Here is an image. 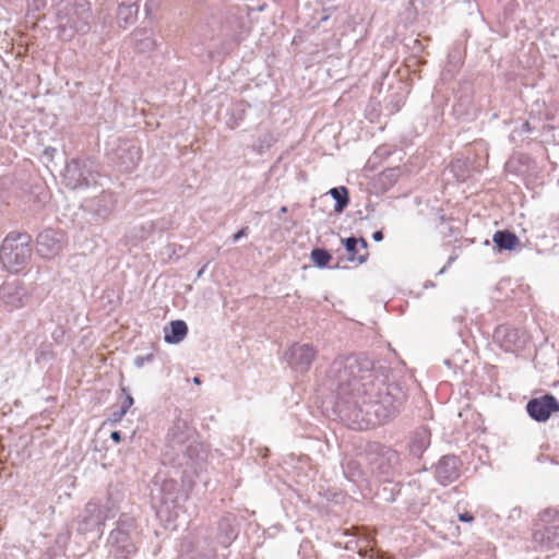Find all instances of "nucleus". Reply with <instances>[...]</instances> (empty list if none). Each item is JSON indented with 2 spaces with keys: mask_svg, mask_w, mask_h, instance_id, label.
Instances as JSON below:
<instances>
[{
  "mask_svg": "<svg viewBox=\"0 0 559 559\" xmlns=\"http://www.w3.org/2000/svg\"><path fill=\"white\" fill-rule=\"evenodd\" d=\"M406 400L407 393L401 383H383L376 376L362 390L359 400H354V407L343 424L354 430L385 424L401 412Z\"/></svg>",
  "mask_w": 559,
  "mask_h": 559,
  "instance_id": "f257e3e1",
  "label": "nucleus"
},
{
  "mask_svg": "<svg viewBox=\"0 0 559 559\" xmlns=\"http://www.w3.org/2000/svg\"><path fill=\"white\" fill-rule=\"evenodd\" d=\"M376 378L371 359L361 355L338 356L330 365L325 386L334 395L333 411L343 423L362 390Z\"/></svg>",
  "mask_w": 559,
  "mask_h": 559,
  "instance_id": "f03ea898",
  "label": "nucleus"
},
{
  "mask_svg": "<svg viewBox=\"0 0 559 559\" xmlns=\"http://www.w3.org/2000/svg\"><path fill=\"white\" fill-rule=\"evenodd\" d=\"M164 456L175 466L183 468L185 474H198L206 461V450L199 440L197 429L181 414L176 416L167 431Z\"/></svg>",
  "mask_w": 559,
  "mask_h": 559,
  "instance_id": "7ed1b4c3",
  "label": "nucleus"
},
{
  "mask_svg": "<svg viewBox=\"0 0 559 559\" xmlns=\"http://www.w3.org/2000/svg\"><path fill=\"white\" fill-rule=\"evenodd\" d=\"M55 11L57 37L70 41L76 34L91 29L92 10L85 0H51Z\"/></svg>",
  "mask_w": 559,
  "mask_h": 559,
  "instance_id": "20e7f679",
  "label": "nucleus"
},
{
  "mask_svg": "<svg viewBox=\"0 0 559 559\" xmlns=\"http://www.w3.org/2000/svg\"><path fill=\"white\" fill-rule=\"evenodd\" d=\"M139 533L136 519L129 513H121L107 538L108 555L117 559H128L135 555Z\"/></svg>",
  "mask_w": 559,
  "mask_h": 559,
  "instance_id": "39448f33",
  "label": "nucleus"
},
{
  "mask_svg": "<svg viewBox=\"0 0 559 559\" xmlns=\"http://www.w3.org/2000/svg\"><path fill=\"white\" fill-rule=\"evenodd\" d=\"M32 237L27 233H10L0 247V259L11 273L22 271L32 257Z\"/></svg>",
  "mask_w": 559,
  "mask_h": 559,
  "instance_id": "423d86ee",
  "label": "nucleus"
},
{
  "mask_svg": "<svg viewBox=\"0 0 559 559\" xmlns=\"http://www.w3.org/2000/svg\"><path fill=\"white\" fill-rule=\"evenodd\" d=\"M98 164L88 157H74L66 163L62 182L70 190H83L97 183Z\"/></svg>",
  "mask_w": 559,
  "mask_h": 559,
  "instance_id": "0eeeda50",
  "label": "nucleus"
},
{
  "mask_svg": "<svg viewBox=\"0 0 559 559\" xmlns=\"http://www.w3.org/2000/svg\"><path fill=\"white\" fill-rule=\"evenodd\" d=\"M368 465L380 479L389 480L401 471L400 453L380 442H369L366 448Z\"/></svg>",
  "mask_w": 559,
  "mask_h": 559,
  "instance_id": "6e6552de",
  "label": "nucleus"
},
{
  "mask_svg": "<svg viewBox=\"0 0 559 559\" xmlns=\"http://www.w3.org/2000/svg\"><path fill=\"white\" fill-rule=\"evenodd\" d=\"M106 156L117 170L132 173L142 158V151L133 140L114 138L107 142Z\"/></svg>",
  "mask_w": 559,
  "mask_h": 559,
  "instance_id": "1a4fd4ad",
  "label": "nucleus"
},
{
  "mask_svg": "<svg viewBox=\"0 0 559 559\" xmlns=\"http://www.w3.org/2000/svg\"><path fill=\"white\" fill-rule=\"evenodd\" d=\"M534 548L547 551L559 547V510L545 509L539 513L538 522L532 534Z\"/></svg>",
  "mask_w": 559,
  "mask_h": 559,
  "instance_id": "9d476101",
  "label": "nucleus"
},
{
  "mask_svg": "<svg viewBox=\"0 0 559 559\" xmlns=\"http://www.w3.org/2000/svg\"><path fill=\"white\" fill-rule=\"evenodd\" d=\"M105 518L102 507L96 501H88L76 518V533L80 535H94L99 539L104 532Z\"/></svg>",
  "mask_w": 559,
  "mask_h": 559,
  "instance_id": "9b49d317",
  "label": "nucleus"
},
{
  "mask_svg": "<svg viewBox=\"0 0 559 559\" xmlns=\"http://www.w3.org/2000/svg\"><path fill=\"white\" fill-rule=\"evenodd\" d=\"M492 340L504 352L514 353L525 347L527 336L518 328L500 324L495 329Z\"/></svg>",
  "mask_w": 559,
  "mask_h": 559,
  "instance_id": "f8f14e48",
  "label": "nucleus"
},
{
  "mask_svg": "<svg viewBox=\"0 0 559 559\" xmlns=\"http://www.w3.org/2000/svg\"><path fill=\"white\" fill-rule=\"evenodd\" d=\"M116 198L112 192L103 190L98 195L84 199L81 209L95 221H106L112 213Z\"/></svg>",
  "mask_w": 559,
  "mask_h": 559,
  "instance_id": "ddd939ff",
  "label": "nucleus"
},
{
  "mask_svg": "<svg viewBox=\"0 0 559 559\" xmlns=\"http://www.w3.org/2000/svg\"><path fill=\"white\" fill-rule=\"evenodd\" d=\"M531 419L536 423H546L552 414L559 412V401L551 393L532 397L525 405Z\"/></svg>",
  "mask_w": 559,
  "mask_h": 559,
  "instance_id": "4468645a",
  "label": "nucleus"
},
{
  "mask_svg": "<svg viewBox=\"0 0 559 559\" xmlns=\"http://www.w3.org/2000/svg\"><path fill=\"white\" fill-rule=\"evenodd\" d=\"M462 461L454 454L442 455L433 466V475L437 483L448 486L456 481L461 476Z\"/></svg>",
  "mask_w": 559,
  "mask_h": 559,
  "instance_id": "2eb2a0df",
  "label": "nucleus"
},
{
  "mask_svg": "<svg viewBox=\"0 0 559 559\" xmlns=\"http://www.w3.org/2000/svg\"><path fill=\"white\" fill-rule=\"evenodd\" d=\"M64 241L66 234L63 231L47 228L37 236V252L44 259H52L62 251Z\"/></svg>",
  "mask_w": 559,
  "mask_h": 559,
  "instance_id": "dca6fc26",
  "label": "nucleus"
},
{
  "mask_svg": "<svg viewBox=\"0 0 559 559\" xmlns=\"http://www.w3.org/2000/svg\"><path fill=\"white\" fill-rule=\"evenodd\" d=\"M317 355L316 348L310 344L295 343L285 353L289 367L300 373L307 372Z\"/></svg>",
  "mask_w": 559,
  "mask_h": 559,
  "instance_id": "f3484780",
  "label": "nucleus"
},
{
  "mask_svg": "<svg viewBox=\"0 0 559 559\" xmlns=\"http://www.w3.org/2000/svg\"><path fill=\"white\" fill-rule=\"evenodd\" d=\"M239 533L237 518L233 513H226L217 522L215 540L223 548H228Z\"/></svg>",
  "mask_w": 559,
  "mask_h": 559,
  "instance_id": "a211bd4d",
  "label": "nucleus"
},
{
  "mask_svg": "<svg viewBox=\"0 0 559 559\" xmlns=\"http://www.w3.org/2000/svg\"><path fill=\"white\" fill-rule=\"evenodd\" d=\"M346 252L347 260L352 263L362 264L368 260V242L364 237L350 236L341 239Z\"/></svg>",
  "mask_w": 559,
  "mask_h": 559,
  "instance_id": "6ab92c4d",
  "label": "nucleus"
},
{
  "mask_svg": "<svg viewBox=\"0 0 559 559\" xmlns=\"http://www.w3.org/2000/svg\"><path fill=\"white\" fill-rule=\"evenodd\" d=\"M153 507L156 509L157 515H160V504L169 509L175 506L177 499L176 484L166 481L163 486L158 485L152 489Z\"/></svg>",
  "mask_w": 559,
  "mask_h": 559,
  "instance_id": "aec40b11",
  "label": "nucleus"
},
{
  "mask_svg": "<svg viewBox=\"0 0 559 559\" xmlns=\"http://www.w3.org/2000/svg\"><path fill=\"white\" fill-rule=\"evenodd\" d=\"M24 296L25 292L17 282H5L0 286V305L10 309L22 307Z\"/></svg>",
  "mask_w": 559,
  "mask_h": 559,
  "instance_id": "412c9836",
  "label": "nucleus"
},
{
  "mask_svg": "<svg viewBox=\"0 0 559 559\" xmlns=\"http://www.w3.org/2000/svg\"><path fill=\"white\" fill-rule=\"evenodd\" d=\"M431 443V432L430 429L426 426H420L416 428L408 441V451L409 454L414 457L420 459L425 451L430 447Z\"/></svg>",
  "mask_w": 559,
  "mask_h": 559,
  "instance_id": "4be33fe9",
  "label": "nucleus"
},
{
  "mask_svg": "<svg viewBox=\"0 0 559 559\" xmlns=\"http://www.w3.org/2000/svg\"><path fill=\"white\" fill-rule=\"evenodd\" d=\"M139 5L136 0H128V2L122 1L118 5L117 11V23L120 27L127 28L132 25L138 17Z\"/></svg>",
  "mask_w": 559,
  "mask_h": 559,
  "instance_id": "5701e85b",
  "label": "nucleus"
},
{
  "mask_svg": "<svg viewBox=\"0 0 559 559\" xmlns=\"http://www.w3.org/2000/svg\"><path fill=\"white\" fill-rule=\"evenodd\" d=\"M187 334L188 325L183 320H173L164 328V340L167 344H178Z\"/></svg>",
  "mask_w": 559,
  "mask_h": 559,
  "instance_id": "b1692460",
  "label": "nucleus"
},
{
  "mask_svg": "<svg viewBox=\"0 0 559 559\" xmlns=\"http://www.w3.org/2000/svg\"><path fill=\"white\" fill-rule=\"evenodd\" d=\"M123 499V495L118 490L109 489L106 499L103 503L98 502L102 507V513L105 520L114 519L119 512V504Z\"/></svg>",
  "mask_w": 559,
  "mask_h": 559,
  "instance_id": "393cba45",
  "label": "nucleus"
},
{
  "mask_svg": "<svg viewBox=\"0 0 559 559\" xmlns=\"http://www.w3.org/2000/svg\"><path fill=\"white\" fill-rule=\"evenodd\" d=\"M492 241L499 251H512L520 242L519 237L508 229L497 230Z\"/></svg>",
  "mask_w": 559,
  "mask_h": 559,
  "instance_id": "a878e982",
  "label": "nucleus"
},
{
  "mask_svg": "<svg viewBox=\"0 0 559 559\" xmlns=\"http://www.w3.org/2000/svg\"><path fill=\"white\" fill-rule=\"evenodd\" d=\"M453 111L457 117H468L473 111V98L467 90H460L455 95Z\"/></svg>",
  "mask_w": 559,
  "mask_h": 559,
  "instance_id": "bb28decb",
  "label": "nucleus"
},
{
  "mask_svg": "<svg viewBox=\"0 0 559 559\" xmlns=\"http://www.w3.org/2000/svg\"><path fill=\"white\" fill-rule=\"evenodd\" d=\"M466 314L467 310L463 309L460 313L453 316L452 318L454 329L463 343H465L467 337L472 335L469 324L475 321L473 318L467 319Z\"/></svg>",
  "mask_w": 559,
  "mask_h": 559,
  "instance_id": "cd10ccee",
  "label": "nucleus"
},
{
  "mask_svg": "<svg viewBox=\"0 0 559 559\" xmlns=\"http://www.w3.org/2000/svg\"><path fill=\"white\" fill-rule=\"evenodd\" d=\"M152 35V31L147 28L134 31L132 37L135 49L140 52L151 51L155 46V40Z\"/></svg>",
  "mask_w": 559,
  "mask_h": 559,
  "instance_id": "c85d7f7f",
  "label": "nucleus"
},
{
  "mask_svg": "<svg viewBox=\"0 0 559 559\" xmlns=\"http://www.w3.org/2000/svg\"><path fill=\"white\" fill-rule=\"evenodd\" d=\"M381 480L383 484H382L381 488L378 489L377 496L385 502H390V503L394 502L396 500V497L401 492V484L396 483V481H392V478H390L389 480H385V479H381Z\"/></svg>",
  "mask_w": 559,
  "mask_h": 559,
  "instance_id": "c756f323",
  "label": "nucleus"
},
{
  "mask_svg": "<svg viewBox=\"0 0 559 559\" xmlns=\"http://www.w3.org/2000/svg\"><path fill=\"white\" fill-rule=\"evenodd\" d=\"M449 171L453 175V177L460 181L464 182L471 175L469 162L466 158H456L449 165Z\"/></svg>",
  "mask_w": 559,
  "mask_h": 559,
  "instance_id": "7c9ffc66",
  "label": "nucleus"
},
{
  "mask_svg": "<svg viewBox=\"0 0 559 559\" xmlns=\"http://www.w3.org/2000/svg\"><path fill=\"white\" fill-rule=\"evenodd\" d=\"M330 195L334 199V212L342 213L349 203V193L346 187H334L329 191Z\"/></svg>",
  "mask_w": 559,
  "mask_h": 559,
  "instance_id": "2f4dec72",
  "label": "nucleus"
},
{
  "mask_svg": "<svg viewBox=\"0 0 559 559\" xmlns=\"http://www.w3.org/2000/svg\"><path fill=\"white\" fill-rule=\"evenodd\" d=\"M313 264L319 269H325L329 266L332 260V254L324 248H313L310 253Z\"/></svg>",
  "mask_w": 559,
  "mask_h": 559,
  "instance_id": "473e14b6",
  "label": "nucleus"
},
{
  "mask_svg": "<svg viewBox=\"0 0 559 559\" xmlns=\"http://www.w3.org/2000/svg\"><path fill=\"white\" fill-rule=\"evenodd\" d=\"M247 110V105L242 102L236 103L231 106L229 110V121L228 126L229 128L234 129L240 124V122L245 119Z\"/></svg>",
  "mask_w": 559,
  "mask_h": 559,
  "instance_id": "72a5a7b5",
  "label": "nucleus"
},
{
  "mask_svg": "<svg viewBox=\"0 0 559 559\" xmlns=\"http://www.w3.org/2000/svg\"><path fill=\"white\" fill-rule=\"evenodd\" d=\"M461 64V58L460 55L456 52H451L448 57L447 64L442 71V79L443 80H450L452 79L456 71L459 70V67Z\"/></svg>",
  "mask_w": 559,
  "mask_h": 559,
  "instance_id": "f704fd0d",
  "label": "nucleus"
},
{
  "mask_svg": "<svg viewBox=\"0 0 559 559\" xmlns=\"http://www.w3.org/2000/svg\"><path fill=\"white\" fill-rule=\"evenodd\" d=\"M400 176V167L388 168L379 175V182L382 185L383 188L388 189L397 181Z\"/></svg>",
  "mask_w": 559,
  "mask_h": 559,
  "instance_id": "c9c22d12",
  "label": "nucleus"
},
{
  "mask_svg": "<svg viewBox=\"0 0 559 559\" xmlns=\"http://www.w3.org/2000/svg\"><path fill=\"white\" fill-rule=\"evenodd\" d=\"M533 128L528 121H524L519 128L512 130L509 135V140L511 143L518 145L519 142H522L525 139V135L531 133Z\"/></svg>",
  "mask_w": 559,
  "mask_h": 559,
  "instance_id": "e433bc0d",
  "label": "nucleus"
},
{
  "mask_svg": "<svg viewBox=\"0 0 559 559\" xmlns=\"http://www.w3.org/2000/svg\"><path fill=\"white\" fill-rule=\"evenodd\" d=\"M275 143V138L271 132H266L260 135L253 145L254 151L258 154L264 153Z\"/></svg>",
  "mask_w": 559,
  "mask_h": 559,
  "instance_id": "4c0bfd02",
  "label": "nucleus"
},
{
  "mask_svg": "<svg viewBox=\"0 0 559 559\" xmlns=\"http://www.w3.org/2000/svg\"><path fill=\"white\" fill-rule=\"evenodd\" d=\"M178 559H226V557L219 558L214 549L206 551L194 550L190 554L180 555Z\"/></svg>",
  "mask_w": 559,
  "mask_h": 559,
  "instance_id": "58836bf2",
  "label": "nucleus"
},
{
  "mask_svg": "<svg viewBox=\"0 0 559 559\" xmlns=\"http://www.w3.org/2000/svg\"><path fill=\"white\" fill-rule=\"evenodd\" d=\"M27 16L36 17V14L41 12L47 7V0H26Z\"/></svg>",
  "mask_w": 559,
  "mask_h": 559,
  "instance_id": "ea45409f",
  "label": "nucleus"
},
{
  "mask_svg": "<svg viewBox=\"0 0 559 559\" xmlns=\"http://www.w3.org/2000/svg\"><path fill=\"white\" fill-rule=\"evenodd\" d=\"M344 474L347 477H355L360 475V467L357 461L350 460L345 465H343Z\"/></svg>",
  "mask_w": 559,
  "mask_h": 559,
  "instance_id": "a19ab883",
  "label": "nucleus"
},
{
  "mask_svg": "<svg viewBox=\"0 0 559 559\" xmlns=\"http://www.w3.org/2000/svg\"><path fill=\"white\" fill-rule=\"evenodd\" d=\"M155 358L154 354L153 353H148L146 355H140V356H136L133 360V365L136 367V368H142L145 366V364L147 362H151L153 361Z\"/></svg>",
  "mask_w": 559,
  "mask_h": 559,
  "instance_id": "79ce46f5",
  "label": "nucleus"
},
{
  "mask_svg": "<svg viewBox=\"0 0 559 559\" xmlns=\"http://www.w3.org/2000/svg\"><path fill=\"white\" fill-rule=\"evenodd\" d=\"M121 392L124 394V401L120 407H122L123 409H126L128 412L129 408L133 405L134 400L131 396V394L128 392L127 388L122 386Z\"/></svg>",
  "mask_w": 559,
  "mask_h": 559,
  "instance_id": "37998d69",
  "label": "nucleus"
},
{
  "mask_svg": "<svg viewBox=\"0 0 559 559\" xmlns=\"http://www.w3.org/2000/svg\"><path fill=\"white\" fill-rule=\"evenodd\" d=\"M127 414V411L120 407L119 409L115 411L110 415V421L114 424L119 423L123 416Z\"/></svg>",
  "mask_w": 559,
  "mask_h": 559,
  "instance_id": "c03bdc74",
  "label": "nucleus"
},
{
  "mask_svg": "<svg viewBox=\"0 0 559 559\" xmlns=\"http://www.w3.org/2000/svg\"><path fill=\"white\" fill-rule=\"evenodd\" d=\"M249 233V227H241L237 233H235L231 237V241L235 243L239 241L241 238L246 237Z\"/></svg>",
  "mask_w": 559,
  "mask_h": 559,
  "instance_id": "a18cd8bd",
  "label": "nucleus"
},
{
  "mask_svg": "<svg viewBox=\"0 0 559 559\" xmlns=\"http://www.w3.org/2000/svg\"><path fill=\"white\" fill-rule=\"evenodd\" d=\"M461 522L471 523L474 521V516L469 512H464L459 515Z\"/></svg>",
  "mask_w": 559,
  "mask_h": 559,
  "instance_id": "49530a36",
  "label": "nucleus"
},
{
  "mask_svg": "<svg viewBox=\"0 0 559 559\" xmlns=\"http://www.w3.org/2000/svg\"><path fill=\"white\" fill-rule=\"evenodd\" d=\"M110 439L116 442V443H119L121 440H122V435L120 431L118 430H115L110 433Z\"/></svg>",
  "mask_w": 559,
  "mask_h": 559,
  "instance_id": "de8ad7c7",
  "label": "nucleus"
},
{
  "mask_svg": "<svg viewBox=\"0 0 559 559\" xmlns=\"http://www.w3.org/2000/svg\"><path fill=\"white\" fill-rule=\"evenodd\" d=\"M384 238V235L382 233V230H376L373 234H372V239L377 242L379 241H382Z\"/></svg>",
  "mask_w": 559,
  "mask_h": 559,
  "instance_id": "09e8293b",
  "label": "nucleus"
},
{
  "mask_svg": "<svg viewBox=\"0 0 559 559\" xmlns=\"http://www.w3.org/2000/svg\"><path fill=\"white\" fill-rule=\"evenodd\" d=\"M57 150L55 147L48 146L44 150V155L52 158Z\"/></svg>",
  "mask_w": 559,
  "mask_h": 559,
  "instance_id": "8fccbe9b",
  "label": "nucleus"
},
{
  "mask_svg": "<svg viewBox=\"0 0 559 559\" xmlns=\"http://www.w3.org/2000/svg\"><path fill=\"white\" fill-rule=\"evenodd\" d=\"M456 259H457V254H456L455 252H453V253L449 257V259H448V261H447V265H449V266H450V265H451V264H452Z\"/></svg>",
  "mask_w": 559,
  "mask_h": 559,
  "instance_id": "3c124183",
  "label": "nucleus"
},
{
  "mask_svg": "<svg viewBox=\"0 0 559 559\" xmlns=\"http://www.w3.org/2000/svg\"><path fill=\"white\" fill-rule=\"evenodd\" d=\"M206 266H207V265L205 264V265H203V266L199 270V272H198V274H197V276H198V277H201V276H202V274L204 273V271H205Z\"/></svg>",
  "mask_w": 559,
  "mask_h": 559,
  "instance_id": "603ef678",
  "label": "nucleus"
},
{
  "mask_svg": "<svg viewBox=\"0 0 559 559\" xmlns=\"http://www.w3.org/2000/svg\"><path fill=\"white\" fill-rule=\"evenodd\" d=\"M424 287L425 288H428V287H435V283L431 282V281H427L425 284H424Z\"/></svg>",
  "mask_w": 559,
  "mask_h": 559,
  "instance_id": "864d4df0",
  "label": "nucleus"
},
{
  "mask_svg": "<svg viewBox=\"0 0 559 559\" xmlns=\"http://www.w3.org/2000/svg\"><path fill=\"white\" fill-rule=\"evenodd\" d=\"M448 267H449V265H447V264H445V265H444V266H443V267H442V269H441L437 274H438V275H442V274H444V273L447 272V269H448Z\"/></svg>",
  "mask_w": 559,
  "mask_h": 559,
  "instance_id": "5fc2aeb1",
  "label": "nucleus"
},
{
  "mask_svg": "<svg viewBox=\"0 0 559 559\" xmlns=\"http://www.w3.org/2000/svg\"><path fill=\"white\" fill-rule=\"evenodd\" d=\"M438 218H439L440 223H444L447 221V218H445V216L443 214H440L438 216Z\"/></svg>",
  "mask_w": 559,
  "mask_h": 559,
  "instance_id": "6e6d98bb",
  "label": "nucleus"
},
{
  "mask_svg": "<svg viewBox=\"0 0 559 559\" xmlns=\"http://www.w3.org/2000/svg\"><path fill=\"white\" fill-rule=\"evenodd\" d=\"M286 212H287V206H282V207L280 209V213H281V214H285Z\"/></svg>",
  "mask_w": 559,
  "mask_h": 559,
  "instance_id": "4d7b16f0",
  "label": "nucleus"
},
{
  "mask_svg": "<svg viewBox=\"0 0 559 559\" xmlns=\"http://www.w3.org/2000/svg\"><path fill=\"white\" fill-rule=\"evenodd\" d=\"M193 382H194L195 384H200V383H201V380H200V378H199V377H194V378H193Z\"/></svg>",
  "mask_w": 559,
  "mask_h": 559,
  "instance_id": "13d9d810",
  "label": "nucleus"
},
{
  "mask_svg": "<svg viewBox=\"0 0 559 559\" xmlns=\"http://www.w3.org/2000/svg\"><path fill=\"white\" fill-rule=\"evenodd\" d=\"M358 554L362 557L366 556V551H364L361 547L359 548Z\"/></svg>",
  "mask_w": 559,
  "mask_h": 559,
  "instance_id": "bf43d9fd",
  "label": "nucleus"
}]
</instances>
